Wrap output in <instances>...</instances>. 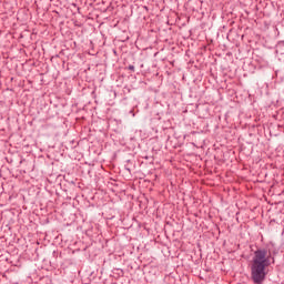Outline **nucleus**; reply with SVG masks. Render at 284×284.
Here are the masks:
<instances>
[{
	"label": "nucleus",
	"instance_id": "1",
	"mask_svg": "<svg viewBox=\"0 0 284 284\" xmlns=\"http://www.w3.org/2000/svg\"><path fill=\"white\" fill-rule=\"evenodd\" d=\"M270 265H272V260L267 250H256L251 261V281H253L254 284H263L267 276V267Z\"/></svg>",
	"mask_w": 284,
	"mask_h": 284
},
{
	"label": "nucleus",
	"instance_id": "2",
	"mask_svg": "<svg viewBox=\"0 0 284 284\" xmlns=\"http://www.w3.org/2000/svg\"><path fill=\"white\" fill-rule=\"evenodd\" d=\"M129 70H131V72H134V65H129Z\"/></svg>",
	"mask_w": 284,
	"mask_h": 284
}]
</instances>
